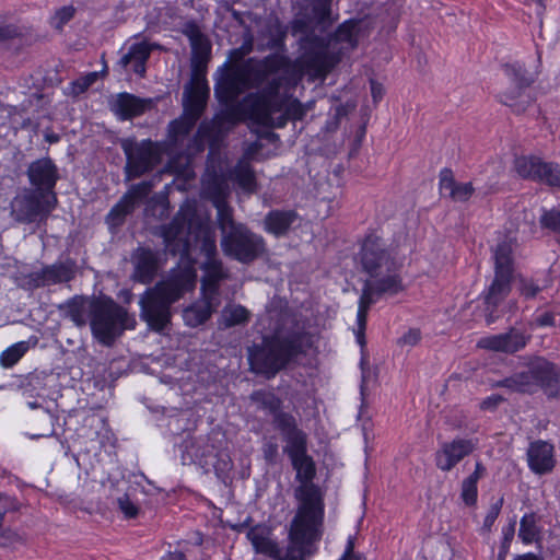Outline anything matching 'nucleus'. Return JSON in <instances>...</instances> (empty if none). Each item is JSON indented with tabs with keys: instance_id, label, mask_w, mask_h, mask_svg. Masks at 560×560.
I'll use <instances>...</instances> for the list:
<instances>
[{
	"instance_id": "55",
	"label": "nucleus",
	"mask_w": 560,
	"mask_h": 560,
	"mask_svg": "<svg viewBox=\"0 0 560 560\" xmlns=\"http://www.w3.org/2000/svg\"><path fill=\"white\" fill-rule=\"evenodd\" d=\"M96 79H97L96 72H91V73L86 74L85 77L78 79L77 81H74L72 83L73 92L75 94H81V93L85 92L96 81Z\"/></svg>"
},
{
	"instance_id": "19",
	"label": "nucleus",
	"mask_w": 560,
	"mask_h": 560,
	"mask_svg": "<svg viewBox=\"0 0 560 560\" xmlns=\"http://www.w3.org/2000/svg\"><path fill=\"white\" fill-rule=\"evenodd\" d=\"M475 450L476 443L470 439L457 438L443 442L434 454L435 465L442 471H450Z\"/></svg>"
},
{
	"instance_id": "61",
	"label": "nucleus",
	"mask_w": 560,
	"mask_h": 560,
	"mask_svg": "<svg viewBox=\"0 0 560 560\" xmlns=\"http://www.w3.org/2000/svg\"><path fill=\"white\" fill-rule=\"evenodd\" d=\"M535 323L539 327H551L555 325V312H544L536 316Z\"/></svg>"
},
{
	"instance_id": "52",
	"label": "nucleus",
	"mask_w": 560,
	"mask_h": 560,
	"mask_svg": "<svg viewBox=\"0 0 560 560\" xmlns=\"http://www.w3.org/2000/svg\"><path fill=\"white\" fill-rule=\"evenodd\" d=\"M518 291L525 299H534L541 291V288L530 279H521Z\"/></svg>"
},
{
	"instance_id": "12",
	"label": "nucleus",
	"mask_w": 560,
	"mask_h": 560,
	"mask_svg": "<svg viewBox=\"0 0 560 560\" xmlns=\"http://www.w3.org/2000/svg\"><path fill=\"white\" fill-rule=\"evenodd\" d=\"M373 280L364 282L362 294L359 300V308L357 314L358 330L357 341L361 349L365 347L364 331L366 328L368 311L381 296H393L404 290V284L399 275L396 272V266L390 272H385L380 277H372Z\"/></svg>"
},
{
	"instance_id": "62",
	"label": "nucleus",
	"mask_w": 560,
	"mask_h": 560,
	"mask_svg": "<svg viewBox=\"0 0 560 560\" xmlns=\"http://www.w3.org/2000/svg\"><path fill=\"white\" fill-rule=\"evenodd\" d=\"M307 28H308V24L303 19H295L291 23V31H292L293 35H296V34H300V33L301 34L306 33Z\"/></svg>"
},
{
	"instance_id": "33",
	"label": "nucleus",
	"mask_w": 560,
	"mask_h": 560,
	"mask_svg": "<svg viewBox=\"0 0 560 560\" xmlns=\"http://www.w3.org/2000/svg\"><path fill=\"white\" fill-rule=\"evenodd\" d=\"M206 195L212 202L213 207L217 209V224H220L225 220L234 218L233 209L231 206H229L226 201L229 190L221 182H212L206 188Z\"/></svg>"
},
{
	"instance_id": "24",
	"label": "nucleus",
	"mask_w": 560,
	"mask_h": 560,
	"mask_svg": "<svg viewBox=\"0 0 560 560\" xmlns=\"http://www.w3.org/2000/svg\"><path fill=\"white\" fill-rule=\"evenodd\" d=\"M203 271L201 278V295L209 296L210 300H220V283L228 278V270L224 269L222 260H205L201 265Z\"/></svg>"
},
{
	"instance_id": "49",
	"label": "nucleus",
	"mask_w": 560,
	"mask_h": 560,
	"mask_svg": "<svg viewBox=\"0 0 560 560\" xmlns=\"http://www.w3.org/2000/svg\"><path fill=\"white\" fill-rule=\"evenodd\" d=\"M477 483L464 479L462 482L460 497L466 505H474L477 502Z\"/></svg>"
},
{
	"instance_id": "42",
	"label": "nucleus",
	"mask_w": 560,
	"mask_h": 560,
	"mask_svg": "<svg viewBox=\"0 0 560 560\" xmlns=\"http://www.w3.org/2000/svg\"><path fill=\"white\" fill-rule=\"evenodd\" d=\"M313 19L317 24H331V3L332 0H308Z\"/></svg>"
},
{
	"instance_id": "14",
	"label": "nucleus",
	"mask_w": 560,
	"mask_h": 560,
	"mask_svg": "<svg viewBox=\"0 0 560 560\" xmlns=\"http://www.w3.org/2000/svg\"><path fill=\"white\" fill-rule=\"evenodd\" d=\"M120 145L126 155L124 171L128 180L151 172L160 163V152L151 139L140 142L132 138L122 139Z\"/></svg>"
},
{
	"instance_id": "28",
	"label": "nucleus",
	"mask_w": 560,
	"mask_h": 560,
	"mask_svg": "<svg viewBox=\"0 0 560 560\" xmlns=\"http://www.w3.org/2000/svg\"><path fill=\"white\" fill-rule=\"evenodd\" d=\"M527 462L535 474L544 475L551 471L555 467L553 446L540 440L530 443L527 450Z\"/></svg>"
},
{
	"instance_id": "57",
	"label": "nucleus",
	"mask_w": 560,
	"mask_h": 560,
	"mask_svg": "<svg viewBox=\"0 0 560 560\" xmlns=\"http://www.w3.org/2000/svg\"><path fill=\"white\" fill-rule=\"evenodd\" d=\"M421 339V332L418 328H411L402 337L399 338L398 343L402 346H416Z\"/></svg>"
},
{
	"instance_id": "45",
	"label": "nucleus",
	"mask_w": 560,
	"mask_h": 560,
	"mask_svg": "<svg viewBox=\"0 0 560 560\" xmlns=\"http://www.w3.org/2000/svg\"><path fill=\"white\" fill-rule=\"evenodd\" d=\"M539 222L542 229L560 234V208H552L545 211L541 214Z\"/></svg>"
},
{
	"instance_id": "39",
	"label": "nucleus",
	"mask_w": 560,
	"mask_h": 560,
	"mask_svg": "<svg viewBox=\"0 0 560 560\" xmlns=\"http://www.w3.org/2000/svg\"><path fill=\"white\" fill-rule=\"evenodd\" d=\"M20 389L24 399L43 397L46 392L45 377L42 374H30Z\"/></svg>"
},
{
	"instance_id": "43",
	"label": "nucleus",
	"mask_w": 560,
	"mask_h": 560,
	"mask_svg": "<svg viewBox=\"0 0 560 560\" xmlns=\"http://www.w3.org/2000/svg\"><path fill=\"white\" fill-rule=\"evenodd\" d=\"M28 350V345L25 341H20L9 347L0 354V364L3 368L13 366Z\"/></svg>"
},
{
	"instance_id": "54",
	"label": "nucleus",
	"mask_w": 560,
	"mask_h": 560,
	"mask_svg": "<svg viewBox=\"0 0 560 560\" xmlns=\"http://www.w3.org/2000/svg\"><path fill=\"white\" fill-rule=\"evenodd\" d=\"M119 510L128 518H133L138 515V506L130 500L128 494H124L117 499Z\"/></svg>"
},
{
	"instance_id": "51",
	"label": "nucleus",
	"mask_w": 560,
	"mask_h": 560,
	"mask_svg": "<svg viewBox=\"0 0 560 560\" xmlns=\"http://www.w3.org/2000/svg\"><path fill=\"white\" fill-rule=\"evenodd\" d=\"M151 189H152L151 182L144 180V182L133 185L131 187V189L129 190V192H127L126 195H130L136 205L137 201L144 199L151 192Z\"/></svg>"
},
{
	"instance_id": "17",
	"label": "nucleus",
	"mask_w": 560,
	"mask_h": 560,
	"mask_svg": "<svg viewBox=\"0 0 560 560\" xmlns=\"http://www.w3.org/2000/svg\"><path fill=\"white\" fill-rule=\"evenodd\" d=\"M505 73L511 79L514 88L499 95L502 104L512 108L516 114L524 113L532 104V96L526 93V89L534 82V78L528 75L526 69L520 63L506 65Z\"/></svg>"
},
{
	"instance_id": "30",
	"label": "nucleus",
	"mask_w": 560,
	"mask_h": 560,
	"mask_svg": "<svg viewBox=\"0 0 560 560\" xmlns=\"http://www.w3.org/2000/svg\"><path fill=\"white\" fill-rule=\"evenodd\" d=\"M298 220L295 210H271L265 215L264 229L276 237H283Z\"/></svg>"
},
{
	"instance_id": "13",
	"label": "nucleus",
	"mask_w": 560,
	"mask_h": 560,
	"mask_svg": "<svg viewBox=\"0 0 560 560\" xmlns=\"http://www.w3.org/2000/svg\"><path fill=\"white\" fill-rule=\"evenodd\" d=\"M56 205V194L24 188L11 200L10 214L19 223H40L47 220Z\"/></svg>"
},
{
	"instance_id": "27",
	"label": "nucleus",
	"mask_w": 560,
	"mask_h": 560,
	"mask_svg": "<svg viewBox=\"0 0 560 560\" xmlns=\"http://www.w3.org/2000/svg\"><path fill=\"white\" fill-rule=\"evenodd\" d=\"M152 105L150 98H140L133 94L119 93L112 104V110L121 120L131 119L144 114Z\"/></svg>"
},
{
	"instance_id": "46",
	"label": "nucleus",
	"mask_w": 560,
	"mask_h": 560,
	"mask_svg": "<svg viewBox=\"0 0 560 560\" xmlns=\"http://www.w3.org/2000/svg\"><path fill=\"white\" fill-rule=\"evenodd\" d=\"M19 502L15 498L0 491V532L2 530L3 518L8 512L19 510Z\"/></svg>"
},
{
	"instance_id": "50",
	"label": "nucleus",
	"mask_w": 560,
	"mask_h": 560,
	"mask_svg": "<svg viewBox=\"0 0 560 560\" xmlns=\"http://www.w3.org/2000/svg\"><path fill=\"white\" fill-rule=\"evenodd\" d=\"M503 505V498H500L494 503H492L488 510V513L485 517L482 529L486 532H490L495 520L498 518L501 509Z\"/></svg>"
},
{
	"instance_id": "63",
	"label": "nucleus",
	"mask_w": 560,
	"mask_h": 560,
	"mask_svg": "<svg viewBox=\"0 0 560 560\" xmlns=\"http://www.w3.org/2000/svg\"><path fill=\"white\" fill-rule=\"evenodd\" d=\"M370 84L372 97L374 102H378L380 100H382L384 95V88L381 83L376 82L375 80H371Z\"/></svg>"
},
{
	"instance_id": "47",
	"label": "nucleus",
	"mask_w": 560,
	"mask_h": 560,
	"mask_svg": "<svg viewBox=\"0 0 560 560\" xmlns=\"http://www.w3.org/2000/svg\"><path fill=\"white\" fill-rule=\"evenodd\" d=\"M19 502L15 498L0 491V532L2 530L3 518L8 512L19 510Z\"/></svg>"
},
{
	"instance_id": "9",
	"label": "nucleus",
	"mask_w": 560,
	"mask_h": 560,
	"mask_svg": "<svg viewBox=\"0 0 560 560\" xmlns=\"http://www.w3.org/2000/svg\"><path fill=\"white\" fill-rule=\"evenodd\" d=\"M218 228L221 234L220 246L226 257L249 265L265 254L264 237L246 224L232 218L218 224Z\"/></svg>"
},
{
	"instance_id": "64",
	"label": "nucleus",
	"mask_w": 560,
	"mask_h": 560,
	"mask_svg": "<svg viewBox=\"0 0 560 560\" xmlns=\"http://www.w3.org/2000/svg\"><path fill=\"white\" fill-rule=\"evenodd\" d=\"M485 472H486L485 466L480 462H477L476 466H475L474 472L471 475H469L466 479L471 481V482L477 483L478 480L481 477H483Z\"/></svg>"
},
{
	"instance_id": "56",
	"label": "nucleus",
	"mask_w": 560,
	"mask_h": 560,
	"mask_svg": "<svg viewBox=\"0 0 560 560\" xmlns=\"http://www.w3.org/2000/svg\"><path fill=\"white\" fill-rule=\"evenodd\" d=\"M20 30L13 24L0 25V45L20 36Z\"/></svg>"
},
{
	"instance_id": "44",
	"label": "nucleus",
	"mask_w": 560,
	"mask_h": 560,
	"mask_svg": "<svg viewBox=\"0 0 560 560\" xmlns=\"http://www.w3.org/2000/svg\"><path fill=\"white\" fill-rule=\"evenodd\" d=\"M285 36H287V28L277 20L270 26V38L267 43V48L268 49L284 48Z\"/></svg>"
},
{
	"instance_id": "37",
	"label": "nucleus",
	"mask_w": 560,
	"mask_h": 560,
	"mask_svg": "<svg viewBox=\"0 0 560 560\" xmlns=\"http://www.w3.org/2000/svg\"><path fill=\"white\" fill-rule=\"evenodd\" d=\"M232 177L244 191L254 192L256 190L255 173L248 161L240 160L232 171Z\"/></svg>"
},
{
	"instance_id": "36",
	"label": "nucleus",
	"mask_w": 560,
	"mask_h": 560,
	"mask_svg": "<svg viewBox=\"0 0 560 560\" xmlns=\"http://www.w3.org/2000/svg\"><path fill=\"white\" fill-rule=\"evenodd\" d=\"M135 210V202L130 195H124L107 213L105 221L110 229H116L125 223L127 215Z\"/></svg>"
},
{
	"instance_id": "15",
	"label": "nucleus",
	"mask_w": 560,
	"mask_h": 560,
	"mask_svg": "<svg viewBox=\"0 0 560 560\" xmlns=\"http://www.w3.org/2000/svg\"><path fill=\"white\" fill-rule=\"evenodd\" d=\"M287 434L283 440L287 442L283 451L291 459L293 468L296 470V479L302 482L301 486H311L308 483L315 476V465L311 456L307 455V436L299 429L291 425L290 422L282 423Z\"/></svg>"
},
{
	"instance_id": "6",
	"label": "nucleus",
	"mask_w": 560,
	"mask_h": 560,
	"mask_svg": "<svg viewBox=\"0 0 560 560\" xmlns=\"http://www.w3.org/2000/svg\"><path fill=\"white\" fill-rule=\"evenodd\" d=\"M359 31L360 21L348 20L328 37L306 35L301 40L303 52L296 59L301 72L313 80L324 79L339 61V56L330 51L332 43H342L347 48L354 49L358 46Z\"/></svg>"
},
{
	"instance_id": "48",
	"label": "nucleus",
	"mask_w": 560,
	"mask_h": 560,
	"mask_svg": "<svg viewBox=\"0 0 560 560\" xmlns=\"http://www.w3.org/2000/svg\"><path fill=\"white\" fill-rule=\"evenodd\" d=\"M514 532H515V522L511 523L510 525H508L506 527L503 528V539H502V542L500 546V550H499L497 560H505V558L509 553L511 541L514 537Z\"/></svg>"
},
{
	"instance_id": "16",
	"label": "nucleus",
	"mask_w": 560,
	"mask_h": 560,
	"mask_svg": "<svg viewBox=\"0 0 560 560\" xmlns=\"http://www.w3.org/2000/svg\"><path fill=\"white\" fill-rule=\"evenodd\" d=\"M514 170L523 179L560 188V164L536 155H521L514 160Z\"/></svg>"
},
{
	"instance_id": "34",
	"label": "nucleus",
	"mask_w": 560,
	"mask_h": 560,
	"mask_svg": "<svg viewBox=\"0 0 560 560\" xmlns=\"http://www.w3.org/2000/svg\"><path fill=\"white\" fill-rule=\"evenodd\" d=\"M44 268V275L49 285L70 282L77 275V261L71 258L56 261L55 264L47 265Z\"/></svg>"
},
{
	"instance_id": "26",
	"label": "nucleus",
	"mask_w": 560,
	"mask_h": 560,
	"mask_svg": "<svg viewBox=\"0 0 560 560\" xmlns=\"http://www.w3.org/2000/svg\"><path fill=\"white\" fill-rule=\"evenodd\" d=\"M439 188L442 196L454 202H466L475 192L472 183H458L451 168H443L439 174Z\"/></svg>"
},
{
	"instance_id": "35",
	"label": "nucleus",
	"mask_w": 560,
	"mask_h": 560,
	"mask_svg": "<svg viewBox=\"0 0 560 560\" xmlns=\"http://www.w3.org/2000/svg\"><path fill=\"white\" fill-rule=\"evenodd\" d=\"M94 299L86 298H73L69 300L66 305V315L78 327H83L90 323L92 318V305Z\"/></svg>"
},
{
	"instance_id": "29",
	"label": "nucleus",
	"mask_w": 560,
	"mask_h": 560,
	"mask_svg": "<svg viewBox=\"0 0 560 560\" xmlns=\"http://www.w3.org/2000/svg\"><path fill=\"white\" fill-rule=\"evenodd\" d=\"M220 300H210L209 296H203L183 311V319L185 325L195 328L203 325L211 315L217 311L220 305Z\"/></svg>"
},
{
	"instance_id": "59",
	"label": "nucleus",
	"mask_w": 560,
	"mask_h": 560,
	"mask_svg": "<svg viewBox=\"0 0 560 560\" xmlns=\"http://www.w3.org/2000/svg\"><path fill=\"white\" fill-rule=\"evenodd\" d=\"M264 458L268 464H273L278 456V445L275 442L267 441L262 445Z\"/></svg>"
},
{
	"instance_id": "60",
	"label": "nucleus",
	"mask_w": 560,
	"mask_h": 560,
	"mask_svg": "<svg viewBox=\"0 0 560 560\" xmlns=\"http://www.w3.org/2000/svg\"><path fill=\"white\" fill-rule=\"evenodd\" d=\"M504 401V398L499 394H493L487 398H485L479 407L481 410L494 411L501 402Z\"/></svg>"
},
{
	"instance_id": "31",
	"label": "nucleus",
	"mask_w": 560,
	"mask_h": 560,
	"mask_svg": "<svg viewBox=\"0 0 560 560\" xmlns=\"http://www.w3.org/2000/svg\"><path fill=\"white\" fill-rule=\"evenodd\" d=\"M182 33L188 38L191 47L190 59H211L212 45L194 21L184 24Z\"/></svg>"
},
{
	"instance_id": "38",
	"label": "nucleus",
	"mask_w": 560,
	"mask_h": 560,
	"mask_svg": "<svg viewBox=\"0 0 560 560\" xmlns=\"http://www.w3.org/2000/svg\"><path fill=\"white\" fill-rule=\"evenodd\" d=\"M249 320V312L242 305H228L221 314V325L231 328L237 325H244Z\"/></svg>"
},
{
	"instance_id": "1",
	"label": "nucleus",
	"mask_w": 560,
	"mask_h": 560,
	"mask_svg": "<svg viewBox=\"0 0 560 560\" xmlns=\"http://www.w3.org/2000/svg\"><path fill=\"white\" fill-rule=\"evenodd\" d=\"M254 49V38L245 34L242 45L230 50L229 60L218 70L219 77L214 84V94L223 105H231L248 90L267 85L259 92L250 94L252 113L258 121L269 125L273 115L282 113L283 101L280 96L281 79L272 78L288 67L285 56L271 54L262 59L244 58Z\"/></svg>"
},
{
	"instance_id": "41",
	"label": "nucleus",
	"mask_w": 560,
	"mask_h": 560,
	"mask_svg": "<svg viewBox=\"0 0 560 560\" xmlns=\"http://www.w3.org/2000/svg\"><path fill=\"white\" fill-rule=\"evenodd\" d=\"M539 536L534 513L525 514L520 522L518 537L526 545L532 544Z\"/></svg>"
},
{
	"instance_id": "10",
	"label": "nucleus",
	"mask_w": 560,
	"mask_h": 560,
	"mask_svg": "<svg viewBox=\"0 0 560 560\" xmlns=\"http://www.w3.org/2000/svg\"><path fill=\"white\" fill-rule=\"evenodd\" d=\"M493 386L518 393H534L541 388L549 397H556L560 395V369L544 358H537L526 370L498 381Z\"/></svg>"
},
{
	"instance_id": "8",
	"label": "nucleus",
	"mask_w": 560,
	"mask_h": 560,
	"mask_svg": "<svg viewBox=\"0 0 560 560\" xmlns=\"http://www.w3.org/2000/svg\"><path fill=\"white\" fill-rule=\"evenodd\" d=\"M513 249L512 240L506 238L493 248L494 277L481 295L487 325L493 324L500 317L498 307L511 292L514 272Z\"/></svg>"
},
{
	"instance_id": "5",
	"label": "nucleus",
	"mask_w": 560,
	"mask_h": 560,
	"mask_svg": "<svg viewBox=\"0 0 560 560\" xmlns=\"http://www.w3.org/2000/svg\"><path fill=\"white\" fill-rule=\"evenodd\" d=\"M196 283L197 271L191 264L172 268L166 277L140 296V318L150 329L162 331L171 323L172 305L191 292Z\"/></svg>"
},
{
	"instance_id": "22",
	"label": "nucleus",
	"mask_w": 560,
	"mask_h": 560,
	"mask_svg": "<svg viewBox=\"0 0 560 560\" xmlns=\"http://www.w3.org/2000/svg\"><path fill=\"white\" fill-rule=\"evenodd\" d=\"M529 338L522 329L512 327L506 332L481 338L478 346L482 349L512 354L524 349Z\"/></svg>"
},
{
	"instance_id": "18",
	"label": "nucleus",
	"mask_w": 560,
	"mask_h": 560,
	"mask_svg": "<svg viewBox=\"0 0 560 560\" xmlns=\"http://www.w3.org/2000/svg\"><path fill=\"white\" fill-rule=\"evenodd\" d=\"M361 264L371 277H380L390 272L396 266L386 249L385 243L376 235H369L361 248Z\"/></svg>"
},
{
	"instance_id": "40",
	"label": "nucleus",
	"mask_w": 560,
	"mask_h": 560,
	"mask_svg": "<svg viewBox=\"0 0 560 560\" xmlns=\"http://www.w3.org/2000/svg\"><path fill=\"white\" fill-rule=\"evenodd\" d=\"M211 469L214 470L217 477L224 483L231 480V471L233 469V460L226 452H214Z\"/></svg>"
},
{
	"instance_id": "20",
	"label": "nucleus",
	"mask_w": 560,
	"mask_h": 560,
	"mask_svg": "<svg viewBox=\"0 0 560 560\" xmlns=\"http://www.w3.org/2000/svg\"><path fill=\"white\" fill-rule=\"evenodd\" d=\"M183 465H197L206 474L211 470L214 447L205 438H187L180 444Z\"/></svg>"
},
{
	"instance_id": "2",
	"label": "nucleus",
	"mask_w": 560,
	"mask_h": 560,
	"mask_svg": "<svg viewBox=\"0 0 560 560\" xmlns=\"http://www.w3.org/2000/svg\"><path fill=\"white\" fill-rule=\"evenodd\" d=\"M300 502L289 530V546L283 550L271 538L272 530L265 524H257L247 532V539L257 553L275 560H306L314 553L313 545L320 539L324 503L315 485L299 486L294 492Z\"/></svg>"
},
{
	"instance_id": "7",
	"label": "nucleus",
	"mask_w": 560,
	"mask_h": 560,
	"mask_svg": "<svg viewBox=\"0 0 560 560\" xmlns=\"http://www.w3.org/2000/svg\"><path fill=\"white\" fill-rule=\"evenodd\" d=\"M160 236L163 238L165 253L179 256L176 268L191 264L196 270L195 260L190 257L192 247H199L205 260L219 259L214 232L201 224L194 225L182 212H178L168 224L160 228Z\"/></svg>"
},
{
	"instance_id": "58",
	"label": "nucleus",
	"mask_w": 560,
	"mask_h": 560,
	"mask_svg": "<svg viewBox=\"0 0 560 560\" xmlns=\"http://www.w3.org/2000/svg\"><path fill=\"white\" fill-rule=\"evenodd\" d=\"M27 283L32 288L48 287L46 276L44 275V268L38 271L31 272L27 277Z\"/></svg>"
},
{
	"instance_id": "23",
	"label": "nucleus",
	"mask_w": 560,
	"mask_h": 560,
	"mask_svg": "<svg viewBox=\"0 0 560 560\" xmlns=\"http://www.w3.org/2000/svg\"><path fill=\"white\" fill-rule=\"evenodd\" d=\"M250 400L256 404L257 409L266 411L271 415L273 418V425L277 430H279L284 436L287 434L285 428L283 427V422H290V427H298L295 418L289 413L281 411L282 401L279 397H277L271 392L266 390H255L250 395Z\"/></svg>"
},
{
	"instance_id": "3",
	"label": "nucleus",
	"mask_w": 560,
	"mask_h": 560,
	"mask_svg": "<svg viewBox=\"0 0 560 560\" xmlns=\"http://www.w3.org/2000/svg\"><path fill=\"white\" fill-rule=\"evenodd\" d=\"M211 59H190L191 77L183 92V115L168 125V140L174 150L194 156L202 152L217 130L212 120H202L194 135L190 132L201 118L210 89L207 82V69Z\"/></svg>"
},
{
	"instance_id": "4",
	"label": "nucleus",
	"mask_w": 560,
	"mask_h": 560,
	"mask_svg": "<svg viewBox=\"0 0 560 560\" xmlns=\"http://www.w3.org/2000/svg\"><path fill=\"white\" fill-rule=\"evenodd\" d=\"M269 316L275 320L272 336L264 338L261 345H254L248 349L252 370L268 378L273 377L303 352L306 336L304 327L290 308L269 311Z\"/></svg>"
},
{
	"instance_id": "53",
	"label": "nucleus",
	"mask_w": 560,
	"mask_h": 560,
	"mask_svg": "<svg viewBox=\"0 0 560 560\" xmlns=\"http://www.w3.org/2000/svg\"><path fill=\"white\" fill-rule=\"evenodd\" d=\"M73 15H74L73 7H71V5L62 7L59 10H57V12L52 19V25L56 28L61 30L62 26L73 18Z\"/></svg>"
},
{
	"instance_id": "11",
	"label": "nucleus",
	"mask_w": 560,
	"mask_h": 560,
	"mask_svg": "<svg viewBox=\"0 0 560 560\" xmlns=\"http://www.w3.org/2000/svg\"><path fill=\"white\" fill-rule=\"evenodd\" d=\"M91 310L92 334L104 346H112L124 330L133 328L135 320L127 310L113 299H94Z\"/></svg>"
},
{
	"instance_id": "32",
	"label": "nucleus",
	"mask_w": 560,
	"mask_h": 560,
	"mask_svg": "<svg viewBox=\"0 0 560 560\" xmlns=\"http://www.w3.org/2000/svg\"><path fill=\"white\" fill-rule=\"evenodd\" d=\"M151 51L152 47L147 42L135 43L129 47L128 51L120 57L118 66L122 69L132 67L135 73L142 77L145 72V62Z\"/></svg>"
},
{
	"instance_id": "21",
	"label": "nucleus",
	"mask_w": 560,
	"mask_h": 560,
	"mask_svg": "<svg viewBox=\"0 0 560 560\" xmlns=\"http://www.w3.org/2000/svg\"><path fill=\"white\" fill-rule=\"evenodd\" d=\"M26 174L34 190L55 194L54 188L59 175L58 168L50 158H42L32 162Z\"/></svg>"
},
{
	"instance_id": "25",
	"label": "nucleus",
	"mask_w": 560,
	"mask_h": 560,
	"mask_svg": "<svg viewBox=\"0 0 560 560\" xmlns=\"http://www.w3.org/2000/svg\"><path fill=\"white\" fill-rule=\"evenodd\" d=\"M133 279L143 284H149L160 270L159 254L150 248L139 247L133 255Z\"/></svg>"
}]
</instances>
